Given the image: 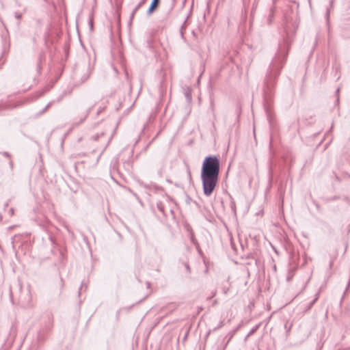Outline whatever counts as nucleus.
<instances>
[{
  "mask_svg": "<svg viewBox=\"0 0 350 350\" xmlns=\"http://www.w3.org/2000/svg\"><path fill=\"white\" fill-rule=\"evenodd\" d=\"M338 101H339V98H338V96H337V97H336V103H338Z\"/></svg>",
  "mask_w": 350,
  "mask_h": 350,
  "instance_id": "nucleus-3",
  "label": "nucleus"
},
{
  "mask_svg": "<svg viewBox=\"0 0 350 350\" xmlns=\"http://www.w3.org/2000/svg\"><path fill=\"white\" fill-rule=\"evenodd\" d=\"M159 3V0H152V3L148 10V12L149 13L153 12L158 7Z\"/></svg>",
  "mask_w": 350,
  "mask_h": 350,
  "instance_id": "nucleus-2",
  "label": "nucleus"
},
{
  "mask_svg": "<svg viewBox=\"0 0 350 350\" xmlns=\"http://www.w3.org/2000/svg\"><path fill=\"white\" fill-rule=\"evenodd\" d=\"M219 161L216 157H207L204 160L201 178L204 193L206 196L212 194L219 179Z\"/></svg>",
  "mask_w": 350,
  "mask_h": 350,
  "instance_id": "nucleus-1",
  "label": "nucleus"
},
{
  "mask_svg": "<svg viewBox=\"0 0 350 350\" xmlns=\"http://www.w3.org/2000/svg\"><path fill=\"white\" fill-rule=\"evenodd\" d=\"M339 90H340V89L338 88L337 90H336V94H338L339 92Z\"/></svg>",
  "mask_w": 350,
  "mask_h": 350,
  "instance_id": "nucleus-4",
  "label": "nucleus"
}]
</instances>
